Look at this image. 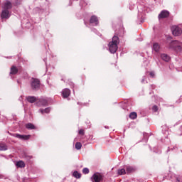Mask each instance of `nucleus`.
I'll list each match as a JSON object with an SVG mask.
<instances>
[{"label":"nucleus","instance_id":"25","mask_svg":"<svg viewBox=\"0 0 182 182\" xmlns=\"http://www.w3.org/2000/svg\"><path fill=\"white\" fill-rule=\"evenodd\" d=\"M40 111L42 113V114H43V113H49V112H50V109L46 108L45 109H40Z\"/></svg>","mask_w":182,"mask_h":182},{"label":"nucleus","instance_id":"5","mask_svg":"<svg viewBox=\"0 0 182 182\" xmlns=\"http://www.w3.org/2000/svg\"><path fill=\"white\" fill-rule=\"evenodd\" d=\"M172 33L174 36H179L182 33V30L180 27L174 26L172 27Z\"/></svg>","mask_w":182,"mask_h":182},{"label":"nucleus","instance_id":"15","mask_svg":"<svg viewBox=\"0 0 182 182\" xmlns=\"http://www.w3.org/2000/svg\"><path fill=\"white\" fill-rule=\"evenodd\" d=\"M6 150H8L6 144L0 142V151H6Z\"/></svg>","mask_w":182,"mask_h":182},{"label":"nucleus","instance_id":"31","mask_svg":"<svg viewBox=\"0 0 182 182\" xmlns=\"http://www.w3.org/2000/svg\"><path fill=\"white\" fill-rule=\"evenodd\" d=\"M176 180L177 181L180 182V178H177Z\"/></svg>","mask_w":182,"mask_h":182},{"label":"nucleus","instance_id":"3","mask_svg":"<svg viewBox=\"0 0 182 182\" xmlns=\"http://www.w3.org/2000/svg\"><path fill=\"white\" fill-rule=\"evenodd\" d=\"M31 87L33 90H38L41 87V80L38 78H31Z\"/></svg>","mask_w":182,"mask_h":182},{"label":"nucleus","instance_id":"10","mask_svg":"<svg viewBox=\"0 0 182 182\" xmlns=\"http://www.w3.org/2000/svg\"><path fill=\"white\" fill-rule=\"evenodd\" d=\"M90 23H94L95 26L99 25V19L97 18V16H92L90 19Z\"/></svg>","mask_w":182,"mask_h":182},{"label":"nucleus","instance_id":"24","mask_svg":"<svg viewBox=\"0 0 182 182\" xmlns=\"http://www.w3.org/2000/svg\"><path fill=\"white\" fill-rule=\"evenodd\" d=\"M75 149H76L77 150H80V149H82V143H80V142H77V143L75 144Z\"/></svg>","mask_w":182,"mask_h":182},{"label":"nucleus","instance_id":"17","mask_svg":"<svg viewBox=\"0 0 182 182\" xmlns=\"http://www.w3.org/2000/svg\"><path fill=\"white\" fill-rule=\"evenodd\" d=\"M161 58L162 60H164V62H168L170 60V56L167 54H161Z\"/></svg>","mask_w":182,"mask_h":182},{"label":"nucleus","instance_id":"12","mask_svg":"<svg viewBox=\"0 0 182 182\" xmlns=\"http://www.w3.org/2000/svg\"><path fill=\"white\" fill-rule=\"evenodd\" d=\"M63 96L65 99L67 97H69L70 96V90L69 89H65L63 90Z\"/></svg>","mask_w":182,"mask_h":182},{"label":"nucleus","instance_id":"19","mask_svg":"<svg viewBox=\"0 0 182 182\" xmlns=\"http://www.w3.org/2000/svg\"><path fill=\"white\" fill-rule=\"evenodd\" d=\"M17 167H20L21 168H23L25 167V162L23 161H19L16 163Z\"/></svg>","mask_w":182,"mask_h":182},{"label":"nucleus","instance_id":"2","mask_svg":"<svg viewBox=\"0 0 182 182\" xmlns=\"http://www.w3.org/2000/svg\"><path fill=\"white\" fill-rule=\"evenodd\" d=\"M169 48L171 49H174V50H177V52H181L182 49V43L175 40L170 43Z\"/></svg>","mask_w":182,"mask_h":182},{"label":"nucleus","instance_id":"28","mask_svg":"<svg viewBox=\"0 0 182 182\" xmlns=\"http://www.w3.org/2000/svg\"><path fill=\"white\" fill-rule=\"evenodd\" d=\"M79 134H81V136H85V130L84 129H80L79 130Z\"/></svg>","mask_w":182,"mask_h":182},{"label":"nucleus","instance_id":"29","mask_svg":"<svg viewBox=\"0 0 182 182\" xmlns=\"http://www.w3.org/2000/svg\"><path fill=\"white\" fill-rule=\"evenodd\" d=\"M27 160H31V159H33L32 156H26Z\"/></svg>","mask_w":182,"mask_h":182},{"label":"nucleus","instance_id":"30","mask_svg":"<svg viewBox=\"0 0 182 182\" xmlns=\"http://www.w3.org/2000/svg\"><path fill=\"white\" fill-rule=\"evenodd\" d=\"M149 75H150V76H151V77H154V73L151 72V73H149Z\"/></svg>","mask_w":182,"mask_h":182},{"label":"nucleus","instance_id":"1","mask_svg":"<svg viewBox=\"0 0 182 182\" xmlns=\"http://www.w3.org/2000/svg\"><path fill=\"white\" fill-rule=\"evenodd\" d=\"M120 42V39L116 35L112 37V40L111 42L109 43V50L111 53H116L117 52V45H119Z\"/></svg>","mask_w":182,"mask_h":182},{"label":"nucleus","instance_id":"11","mask_svg":"<svg viewBox=\"0 0 182 182\" xmlns=\"http://www.w3.org/2000/svg\"><path fill=\"white\" fill-rule=\"evenodd\" d=\"M152 49L154 52L159 53V52H160V45L157 43H154L152 46Z\"/></svg>","mask_w":182,"mask_h":182},{"label":"nucleus","instance_id":"21","mask_svg":"<svg viewBox=\"0 0 182 182\" xmlns=\"http://www.w3.org/2000/svg\"><path fill=\"white\" fill-rule=\"evenodd\" d=\"M129 119H132L134 120V119H137V113L136 112H131L129 114Z\"/></svg>","mask_w":182,"mask_h":182},{"label":"nucleus","instance_id":"9","mask_svg":"<svg viewBox=\"0 0 182 182\" xmlns=\"http://www.w3.org/2000/svg\"><path fill=\"white\" fill-rule=\"evenodd\" d=\"M10 16L11 14H9V10L3 9L1 14V19H8Z\"/></svg>","mask_w":182,"mask_h":182},{"label":"nucleus","instance_id":"26","mask_svg":"<svg viewBox=\"0 0 182 182\" xmlns=\"http://www.w3.org/2000/svg\"><path fill=\"white\" fill-rule=\"evenodd\" d=\"M82 173H83V174H89V168H84L82 169Z\"/></svg>","mask_w":182,"mask_h":182},{"label":"nucleus","instance_id":"20","mask_svg":"<svg viewBox=\"0 0 182 182\" xmlns=\"http://www.w3.org/2000/svg\"><path fill=\"white\" fill-rule=\"evenodd\" d=\"M73 176L75 178H80V177H82V174L80 173L77 172V171H74L73 173Z\"/></svg>","mask_w":182,"mask_h":182},{"label":"nucleus","instance_id":"22","mask_svg":"<svg viewBox=\"0 0 182 182\" xmlns=\"http://www.w3.org/2000/svg\"><path fill=\"white\" fill-rule=\"evenodd\" d=\"M118 174L119 176H124V174H126V169L124 168L118 169Z\"/></svg>","mask_w":182,"mask_h":182},{"label":"nucleus","instance_id":"8","mask_svg":"<svg viewBox=\"0 0 182 182\" xmlns=\"http://www.w3.org/2000/svg\"><path fill=\"white\" fill-rule=\"evenodd\" d=\"M14 137L20 139V140H29L31 139V135H21L19 134H14Z\"/></svg>","mask_w":182,"mask_h":182},{"label":"nucleus","instance_id":"16","mask_svg":"<svg viewBox=\"0 0 182 182\" xmlns=\"http://www.w3.org/2000/svg\"><path fill=\"white\" fill-rule=\"evenodd\" d=\"M26 99L29 103H35V102L38 100V99L36 97H32V96H28L26 97Z\"/></svg>","mask_w":182,"mask_h":182},{"label":"nucleus","instance_id":"23","mask_svg":"<svg viewBox=\"0 0 182 182\" xmlns=\"http://www.w3.org/2000/svg\"><path fill=\"white\" fill-rule=\"evenodd\" d=\"M40 103H41V106H47L48 105V100H40Z\"/></svg>","mask_w":182,"mask_h":182},{"label":"nucleus","instance_id":"13","mask_svg":"<svg viewBox=\"0 0 182 182\" xmlns=\"http://www.w3.org/2000/svg\"><path fill=\"white\" fill-rule=\"evenodd\" d=\"M125 168L127 174H130V173H134L136 171V168H133V166H127Z\"/></svg>","mask_w":182,"mask_h":182},{"label":"nucleus","instance_id":"14","mask_svg":"<svg viewBox=\"0 0 182 182\" xmlns=\"http://www.w3.org/2000/svg\"><path fill=\"white\" fill-rule=\"evenodd\" d=\"M18 72V68H16V66L12 65L11 68L10 75H16Z\"/></svg>","mask_w":182,"mask_h":182},{"label":"nucleus","instance_id":"18","mask_svg":"<svg viewBox=\"0 0 182 182\" xmlns=\"http://www.w3.org/2000/svg\"><path fill=\"white\" fill-rule=\"evenodd\" d=\"M26 129H28V130H35V129H36V127H35V125H33L32 123L26 124Z\"/></svg>","mask_w":182,"mask_h":182},{"label":"nucleus","instance_id":"27","mask_svg":"<svg viewBox=\"0 0 182 182\" xmlns=\"http://www.w3.org/2000/svg\"><path fill=\"white\" fill-rule=\"evenodd\" d=\"M152 110L153 112H157L159 110V107H157V105H154L152 107Z\"/></svg>","mask_w":182,"mask_h":182},{"label":"nucleus","instance_id":"6","mask_svg":"<svg viewBox=\"0 0 182 182\" xmlns=\"http://www.w3.org/2000/svg\"><path fill=\"white\" fill-rule=\"evenodd\" d=\"M170 16V12L167 10H163L159 15V19H164Z\"/></svg>","mask_w":182,"mask_h":182},{"label":"nucleus","instance_id":"4","mask_svg":"<svg viewBox=\"0 0 182 182\" xmlns=\"http://www.w3.org/2000/svg\"><path fill=\"white\" fill-rule=\"evenodd\" d=\"M91 180L92 182H100L103 180V176L99 173H95L91 177Z\"/></svg>","mask_w":182,"mask_h":182},{"label":"nucleus","instance_id":"7","mask_svg":"<svg viewBox=\"0 0 182 182\" xmlns=\"http://www.w3.org/2000/svg\"><path fill=\"white\" fill-rule=\"evenodd\" d=\"M2 8L6 11H9V9H12V2H11L9 0H6L4 2Z\"/></svg>","mask_w":182,"mask_h":182}]
</instances>
